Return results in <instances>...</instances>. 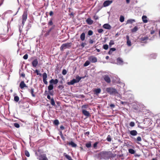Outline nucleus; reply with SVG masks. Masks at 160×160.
Masks as SVG:
<instances>
[{"label": "nucleus", "instance_id": "obj_1", "mask_svg": "<svg viewBox=\"0 0 160 160\" xmlns=\"http://www.w3.org/2000/svg\"><path fill=\"white\" fill-rule=\"evenodd\" d=\"M38 152L39 153V155L38 154V152H35V155L38 157V159L39 160H48L46 157V154H41L44 152V151L42 149L39 148L38 150Z\"/></svg>", "mask_w": 160, "mask_h": 160}, {"label": "nucleus", "instance_id": "obj_2", "mask_svg": "<svg viewBox=\"0 0 160 160\" xmlns=\"http://www.w3.org/2000/svg\"><path fill=\"white\" fill-rule=\"evenodd\" d=\"M106 91L111 95L116 96L118 93L117 90L112 87L106 88Z\"/></svg>", "mask_w": 160, "mask_h": 160}, {"label": "nucleus", "instance_id": "obj_3", "mask_svg": "<svg viewBox=\"0 0 160 160\" xmlns=\"http://www.w3.org/2000/svg\"><path fill=\"white\" fill-rule=\"evenodd\" d=\"M72 45V43L71 42H68L62 44L60 48L61 51H63L64 49L70 48Z\"/></svg>", "mask_w": 160, "mask_h": 160}, {"label": "nucleus", "instance_id": "obj_4", "mask_svg": "<svg viewBox=\"0 0 160 160\" xmlns=\"http://www.w3.org/2000/svg\"><path fill=\"white\" fill-rule=\"evenodd\" d=\"M99 155L101 158L105 159L109 155V152L106 151H103L101 152Z\"/></svg>", "mask_w": 160, "mask_h": 160}, {"label": "nucleus", "instance_id": "obj_5", "mask_svg": "<svg viewBox=\"0 0 160 160\" xmlns=\"http://www.w3.org/2000/svg\"><path fill=\"white\" fill-rule=\"evenodd\" d=\"M28 14L27 12L26 11H24L23 12V14L22 15V25L23 26L25 24V22L26 21L27 18Z\"/></svg>", "mask_w": 160, "mask_h": 160}, {"label": "nucleus", "instance_id": "obj_6", "mask_svg": "<svg viewBox=\"0 0 160 160\" xmlns=\"http://www.w3.org/2000/svg\"><path fill=\"white\" fill-rule=\"evenodd\" d=\"M88 59L92 63H95L97 62V58L93 56H91L89 57Z\"/></svg>", "mask_w": 160, "mask_h": 160}, {"label": "nucleus", "instance_id": "obj_7", "mask_svg": "<svg viewBox=\"0 0 160 160\" xmlns=\"http://www.w3.org/2000/svg\"><path fill=\"white\" fill-rule=\"evenodd\" d=\"M43 81L44 83L45 84H48V82L47 81V75L46 72H44L42 74Z\"/></svg>", "mask_w": 160, "mask_h": 160}, {"label": "nucleus", "instance_id": "obj_8", "mask_svg": "<svg viewBox=\"0 0 160 160\" xmlns=\"http://www.w3.org/2000/svg\"><path fill=\"white\" fill-rule=\"evenodd\" d=\"M103 78L104 80L108 83H110L111 80L110 77L108 75H105L103 76Z\"/></svg>", "mask_w": 160, "mask_h": 160}, {"label": "nucleus", "instance_id": "obj_9", "mask_svg": "<svg viewBox=\"0 0 160 160\" xmlns=\"http://www.w3.org/2000/svg\"><path fill=\"white\" fill-rule=\"evenodd\" d=\"M32 65L33 67H36L38 64V61L37 58L33 60L32 62Z\"/></svg>", "mask_w": 160, "mask_h": 160}, {"label": "nucleus", "instance_id": "obj_10", "mask_svg": "<svg viewBox=\"0 0 160 160\" xmlns=\"http://www.w3.org/2000/svg\"><path fill=\"white\" fill-rule=\"evenodd\" d=\"M19 87L21 89H23L24 88H28V86H26V84L23 81H22L19 85Z\"/></svg>", "mask_w": 160, "mask_h": 160}, {"label": "nucleus", "instance_id": "obj_11", "mask_svg": "<svg viewBox=\"0 0 160 160\" xmlns=\"http://www.w3.org/2000/svg\"><path fill=\"white\" fill-rule=\"evenodd\" d=\"M112 2V1L107 0L105 1L103 3V5L104 7H107L109 6Z\"/></svg>", "mask_w": 160, "mask_h": 160}, {"label": "nucleus", "instance_id": "obj_12", "mask_svg": "<svg viewBox=\"0 0 160 160\" xmlns=\"http://www.w3.org/2000/svg\"><path fill=\"white\" fill-rule=\"evenodd\" d=\"M58 82V79H51L49 83L51 84H57Z\"/></svg>", "mask_w": 160, "mask_h": 160}, {"label": "nucleus", "instance_id": "obj_13", "mask_svg": "<svg viewBox=\"0 0 160 160\" xmlns=\"http://www.w3.org/2000/svg\"><path fill=\"white\" fill-rule=\"evenodd\" d=\"M67 144L71 146L73 148H76L77 146V145L72 141L71 142H68Z\"/></svg>", "mask_w": 160, "mask_h": 160}, {"label": "nucleus", "instance_id": "obj_14", "mask_svg": "<svg viewBox=\"0 0 160 160\" xmlns=\"http://www.w3.org/2000/svg\"><path fill=\"white\" fill-rule=\"evenodd\" d=\"M93 92L95 94L98 95V94L101 93V90L100 88H95L93 90Z\"/></svg>", "mask_w": 160, "mask_h": 160}, {"label": "nucleus", "instance_id": "obj_15", "mask_svg": "<svg viewBox=\"0 0 160 160\" xmlns=\"http://www.w3.org/2000/svg\"><path fill=\"white\" fill-rule=\"evenodd\" d=\"M82 114L88 117L90 116V114L89 112L87 111L86 110H82Z\"/></svg>", "mask_w": 160, "mask_h": 160}, {"label": "nucleus", "instance_id": "obj_16", "mask_svg": "<svg viewBox=\"0 0 160 160\" xmlns=\"http://www.w3.org/2000/svg\"><path fill=\"white\" fill-rule=\"evenodd\" d=\"M127 39V43L128 46H131V42L129 39V37L128 36H126Z\"/></svg>", "mask_w": 160, "mask_h": 160}, {"label": "nucleus", "instance_id": "obj_17", "mask_svg": "<svg viewBox=\"0 0 160 160\" xmlns=\"http://www.w3.org/2000/svg\"><path fill=\"white\" fill-rule=\"evenodd\" d=\"M86 22L89 25H92L93 22V20H92L90 18H88L86 20Z\"/></svg>", "mask_w": 160, "mask_h": 160}, {"label": "nucleus", "instance_id": "obj_18", "mask_svg": "<svg viewBox=\"0 0 160 160\" xmlns=\"http://www.w3.org/2000/svg\"><path fill=\"white\" fill-rule=\"evenodd\" d=\"M117 62L119 64H122L123 61L122 58L119 57L117 59Z\"/></svg>", "mask_w": 160, "mask_h": 160}, {"label": "nucleus", "instance_id": "obj_19", "mask_svg": "<svg viewBox=\"0 0 160 160\" xmlns=\"http://www.w3.org/2000/svg\"><path fill=\"white\" fill-rule=\"evenodd\" d=\"M103 28L105 29H110L111 27L110 25L108 24H105L103 25Z\"/></svg>", "mask_w": 160, "mask_h": 160}, {"label": "nucleus", "instance_id": "obj_20", "mask_svg": "<svg viewBox=\"0 0 160 160\" xmlns=\"http://www.w3.org/2000/svg\"><path fill=\"white\" fill-rule=\"evenodd\" d=\"M77 82V81L76 79H73L70 82H68V85H73L75 83Z\"/></svg>", "mask_w": 160, "mask_h": 160}, {"label": "nucleus", "instance_id": "obj_21", "mask_svg": "<svg viewBox=\"0 0 160 160\" xmlns=\"http://www.w3.org/2000/svg\"><path fill=\"white\" fill-rule=\"evenodd\" d=\"M147 17L145 15H143L142 17V19L144 23H146L148 22V20L147 19Z\"/></svg>", "mask_w": 160, "mask_h": 160}, {"label": "nucleus", "instance_id": "obj_22", "mask_svg": "<svg viewBox=\"0 0 160 160\" xmlns=\"http://www.w3.org/2000/svg\"><path fill=\"white\" fill-rule=\"evenodd\" d=\"M63 155L68 160H72L71 157L70 156L67 155L66 153H64Z\"/></svg>", "mask_w": 160, "mask_h": 160}, {"label": "nucleus", "instance_id": "obj_23", "mask_svg": "<svg viewBox=\"0 0 160 160\" xmlns=\"http://www.w3.org/2000/svg\"><path fill=\"white\" fill-rule=\"evenodd\" d=\"M130 133L132 136H136L137 134V132L135 130H133L130 131Z\"/></svg>", "mask_w": 160, "mask_h": 160}, {"label": "nucleus", "instance_id": "obj_24", "mask_svg": "<svg viewBox=\"0 0 160 160\" xmlns=\"http://www.w3.org/2000/svg\"><path fill=\"white\" fill-rule=\"evenodd\" d=\"M85 33L84 32H83L81 34V35H80V39L82 41H83L85 40Z\"/></svg>", "mask_w": 160, "mask_h": 160}, {"label": "nucleus", "instance_id": "obj_25", "mask_svg": "<svg viewBox=\"0 0 160 160\" xmlns=\"http://www.w3.org/2000/svg\"><path fill=\"white\" fill-rule=\"evenodd\" d=\"M148 37L147 36H146L145 37H142L140 39L141 41L142 42H144V41H146L148 40Z\"/></svg>", "mask_w": 160, "mask_h": 160}, {"label": "nucleus", "instance_id": "obj_26", "mask_svg": "<svg viewBox=\"0 0 160 160\" xmlns=\"http://www.w3.org/2000/svg\"><path fill=\"white\" fill-rule=\"evenodd\" d=\"M28 91L29 92H30L32 94V96L33 97H35V95L34 94V89L33 88H32L31 90L29 89Z\"/></svg>", "mask_w": 160, "mask_h": 160}, {"label": "nucleus", "instance_id": "obj_27", "mask_svg": "<svg viewBox=\"0 0 160 160\" xmlns=\"http://www.w3.org/2000/svg\"><path fill=\"white\" fill-rule=\"evenodd\" d=\"M53 88V85L52 84H50L48 87V89L49 91L52 90Z\"/></svg>", "mask_w": 160, "mask_h": 160}, {"label": "nucleus", "instance_id": "obj_28", "mask_svg": "<svg viewBox=\"0 0 160 160\" xmlns=\"http://www.w3.org/2000/svg\"><path fill=\"white\" fill-rule=\"evenodd\" d=\"M138 30V28L137 26H135L133 28L131 29V32H136Z\"/></svg>", "mask_w": 160, "mask_h": 160}, {"label": "nucleus", "instance_id": "obj_29", "mask_svg": "<svg viewBox=\"0 0 160 160\" xmlns=\"http://www.w3.org/2000/svg\"><path fill=\"white\" fill-rule=\"evenodd\" d=\"M135 21L134 19H130L127 20V23L132 24L133 22H135Z\"/></svg>", "mask_w": 160, "mask_h": 160}, {"label": "nucleus", "instance_id": "obj_30", "mask_svg": "<svg viewBox=\"0 0 160 160\" xmlns=\"http://www.w3.org/2000/svg\"><path fill=\"white\" fill-rule=\"evenodd\" d=\"M128 152L131 154H134L135 153V151L132 149H128Z\"/></svg>", "mask_w": 160, "mask_h": 160}, {"label": "nucleus", "instance_id": "obj_31", "mask_svg": "<svg viewBox=\"0 0 160 160\" xmlns=\"http://www.w3.org/2000/svg\"><path fill=\"white\" fill-rule=\"evenodd\" d=\"M90 64V62L89 61L87 60L86 61L85 63H84L83 66L84 67H86L88 66Z\"/></svg>", "mask_w": 160, "mask_h": 160}, {"label": "nucleus", "instance_id": "obj_32", "mask_svg": "<svg viewBox=\"0 0 160 160\" xmlns=\"http://www.w3.org/2000/svg\"><path fill=\"white\" fill-rule=\"evenodd\" d=\"M119 20L121 22H123L124 21V17L122 16H121Z\"/></svg>", "mask_w": 160, "mask_h": 160}, {"label": "nucleus", "instance_id": "obj_33", "mask_svg": "<svg viewBox=\"0 0 160 160\" xmlns=\"http://www.w3.org/2000/svg\"><path fill=\"white\" fill-rule=\"evenodd\" d=\"M14 99L15 101L18 102L19 101V98L18 96H15L14 97Z\"/></svg>", "mask_w": 160, "mask_h": 160}, {"label": "nucleus", "instance_id": "obj_34", "mask_svg": "<svg viewBox=\"0 0 160 160\" xmlns=\"http://www.w3.org/2000/svg\"><path fill=\"white\" fill-rule=\"evenodd\" d=\"M59 123V122L58 119L55 120L53 122V124L56 125H58Z\"/></svg>", "mask_w": 160, "mask_h": 160}, {"label": "nucleus", "instance_id": "obj_35", "mask_svg": "<svg viewBox=\"0 0 160 160\" xmlns=\"http://www.w3.org/2000/svg\"><path fill=\"white\" fill-rule=\"evenodd\" d=\"M51 104L53 106H55V105L54 99L53 98L51 99Z\"/></svg>", "mask_w": 160, "mask_h": 160}, {"label": "nucleus", "instance_id": "obj_36", "mask_svg": "<svg viewBox=\"0 0 160 160\" xmlns=\"http://www.w3.org/2000/svg\"><path fill=\"white\" fill-rule=\"evenodd\" d=\"M114 44V41L113 40H111L109 43V45L110 47H111Z\"/></svg>", "mask_w": 160, "mask_h": 160}, {"label": "nucleus", "instance_id": "obj_37", "mask_svg": "<svg viewBox=\"0 0 160 160\" xmlns=\"http://www.w3.org/2000/svg\"><path fill=\"white\" fill-rule=\"evenodd\" d=\"M25 155L27 157L30 156V154L29 152L27 150H25Z\"/></svg>", "mask_w": 160, "mask_h": 160}, {"label": "nucleus", "instance_id": "obj_38", "mask_svg": "<svg viewBox=\"0 0 160 160\" xmlns=\"http://www.w3.org/2000/svg\"><path fill=\"white\" fill-rule=\"evenodd\" d=\"M14 126L15 127L17 128H19L20 127L19 124L17 123H14Z\"/></svg>", "mask_w": 160, "mask_h": 160}, {"label": "nucleus", "instance_id": "obj_39", "mask_svg": "<svg viewBox=\"0 0 160 160\" xmlns=\"http://www.w3.org/2000/svg\"><path fill=\"white\" fill-rule=\"evenodd\" d=\"M103 48L105 50H107L108 48V46L107 44H105L103 45Z\"/></svg>", "mask_w": 160, "mask_h": 160}, {"label": "nucleus", "instance_id": "obj_40", "mask_svg": "<svg viewBox=\"0 0 160 160\" xmlns=\"http://www.w3.org/2000/svg\"><path fill=\"white\" fill-rule=\"evenodd\" d=\"M58 88L60 90H62L64 88V87L62 85H59L58 87Z\"/></svg>", "mask_w": 160, "mask_h": 160}, {"label": "nucleus", "instance_id": "obj_41", "mask_svg": "<svg viewBox=\"0 0 160 160\" xmlns=\"http://www.w3.org/2000/svg\"><path fill=\"white\" fill-rule=\"evenodd\" d=\"M52 19H51L50 20L48 24V25L51 26L53 25Z\"/></svg>", "mask_w": 160, "mask_h": 160}, {"label": "nucleus", "instance_id": "obj_42", "mask_svg": "<svg viewBox=\"0 0 160 160\" xmlns=\"http://www.w3.org/2000/svg\"><path fill=\"white\" fill-rule=\"evenodd\" d=\"M86 147L88 148H89L91 147V144L90 142L87 143L86 144Z\"/></svg>", "mask_w": 160, "mask_h": 160}, {"label": "nucleus", "instance_id": "obj_43", "mask_svg": "<svg viewBox=\"0 0 160 160\" xmlns=\"http://www.w3.org/2000/svg\"><path fill=\"white\" fill-rule=\"evenodd\" d=\"M107 140L108 142L111 141V137H110V135H108V136L107 138Z\"/></svg>", "mask_w": 160, "mask_h": 160}, {"label": "nucleus", "instance_id": "obj_44", "mask_svg": "<svg viewBox=\"0 0 160 160\" xmlns=\"http://www.w3.org/2000/svg\"><path fill=\"white\" fill-rule=\"evenodd\" d=\"M93 33V32L91 30H89L88 32V34L89 36L92 35Z\"/></svg>", "mask_w": 160, "mask_h": 160}, {"label": "nucleus", "instance_id": "obj_45", "mask_svg": "<svg viewBox=\"0 0 160 160\" xmlns=\"http://www.w3.org/2000/svg\"><path fill=\"white\" fill-rule=\"evenodd\" d=\"M129 125L131 127H133L135 126V123L133 122H131L130 123Z\"/></svg>", "mask_w": 160, "mask_h": 160}, {"label": "nucleus", "instance_id": "obj_46", "mask_svg": "<svg viewBox=\"0 0 160 160\" xmlns=\"http://www.w3.org/2000/svg\"><path fill=\"white\" fill-rule=\"evenodd\" d=\"M28 55L27 54H25L23 56V58L24 59H27L28 58Z\"/></svg>", "mask_w": 160, "mask_h": 160}, {"label": "nucleus", "instance_id": "obj_47", "mask_svg": "<svg viewBox=\"0 0 160 160\" xmlns=\"http://www.w3.org/2000/svg\"><path fill=\"white\" fill-rule=\"evenodd\" d=\"M67 71L65 69H63L62 71V74L63 75H65L66 74Z\"/></svg>", "mask_w": 160, "mask_h": 160}, {"label": "nucleus", "instance_id": "obj_48", "mask_svg": "<svg viewBox=\"0 0 160 160\" xmlns=\"http://www.w3.org/2000/svg\"><path fill=\"white\" fill-rule=\"evenodd\" d=\"M60 136H61V138L63 140H65V138L63 137V134L62 132H60Z\"/></svg>", "mask_w": 160, "mask_h": 160}, {"label": "nucleus", "instance_id": "obj_49", "mask_svg": "<svg viewBox=\"0 0 160 160\" xmlns=\"http://www.w3.org/2000/svg\"><path fill=\"white\" fill-rule=\"evenodd\" d=\"M98 142H97L94 143L93 146L94 148H96L97 147V144H98Z\"/></svg>", "mask_w": 160, "mask_h": 160}, {"label": "nucleus", "instance_id": "obj_50", "mask_svg": "<svg viewBox=\"0 0 160 160\" xmlns=\"http://www.w3.org/2000/svg\"><path fill=\"white\" fill-rule=\"evenodd\" d=\"M35 72L37 73V75H39L40 76L41 75V74L39 73V71L37 69H36L35 71Z\"/></svg>", "mask_w": 160, "mask_h": 160}, {"label": "nucleus", "instance_id": "obj_51", "mask_svg": "<svg viewBox=\"0 0 160 160\" xmlns=\"http://www.w3.org/2000/svg\"><path fill=\"white\" fill-rule=\"evenodd\" d=\"M81 77L79 76L76 78L77 80H76L77 81V82H78L79 81L81 80Z\"/></svg>", "mask_w": 160, "mask_h": 160}, {"label": "nucleus", "instance_id": "obj_52", "mask_svg": "<svg viewBox=\"0 0 160 160\" xmlns=\"http://www.w3.org/2000/svg\"><path fill=\"white\" fill-rule=\"evenodd\" d=\"M137 140L138 141H141L142 140L140 136L138 137L137 138Z\"/></svg>", "mask_w": 160, "mask_h": 160}, {"label": "nucleus", "instance_id": "obj_53", "mask_svg": "<svg viewBox=\"0 0 160 160\" xmlns=\"http://www.w3.org/2000/svg\"><path fill=\"white\" fill-rule=\"evenodd\" d=\"M93 18L94 19H95L96 20L98 19L99 18L98 17V16H96V15L93 16Z\"/></svg>", "mask_w": 160, "mask_h": 160}, {"label": "nucleus", "instance_id": "obj_54", "mask_svg": "<svg viewBox=\"0 0 160 160\" xmlns=\"http://www.w3.org/2000/svg\"><path fill=\"white\" fill-rule=\"evenodd\" d=\"M98 31L99 33H102L103 31V30L102 29L100 28L98 30Z\"/></svg>", "mask_w": 160, "mask_h": 160}, {"label": "nucleus", "instance_id": "obj_55", "mask_svg": "<svg viewBox=\"0 0 160 160\" xmlns=\"http://www.w3.org/2000/svg\"><path fill=\"white\" fill-rule=\"evenodd\" d=\"M86 45V43H85L82 42L81 44V46L83 48L85 47V46Z\"/></svg>", "mask_w": 160, "mask_h": 160}, {"label": "nucleus", "instance_id": "obj_56", "mask_svg": "<svg viewBox=\"0 0 160 160\" xmlns=\"http://www.w3.org/2000/svg\"><path fill=\"white\" fill-rule=\"evenodd\" d=\"M88 105H84L82 106V108H88Z\"/></svg>", "mask_w": 160, "mask_h": 160}, {"label": "nucleus", "instance_id": "obj_57", "mask_svg": "<svg viewBox=\"0 0 160 160\" xmlns=\"http://www.w3.org/2000/svg\"><path fill=\"white\" fill-rule=\"evenodd\" d=\"M49 94L51 95L52 96L53 95V91H50L49 92Z\"/></svg>", "mask_w": 160, "mask_h": 160}, {"label": "nucleus", "instance_id": "obj_58", "mask_svg": "<svg viewBox=\"0 0 160 160\" xmlns=\"http://www.w3.org/2000/svg\"><path fill=\"white\" fill-rule=\"evenodd\" d=\"M110 50L113 52V51H115L116 50V49L115 48H111L110 49Z\"/></svg>", "mask_w": 160, "mask_h": 160}, {"label": "nucleus", "instance_id": "obj_59", "mask_svg": "<svg viewBox=\"0 0 160 160\" xmlns=\"http://www.w3.org/2000/svg\"><path fill=\"white\" fill-rule=\"evenodd\" d=\"M110 107L111 108H114L115 107V105L112 104H111L110 105Z\"/></svg>", "mask_w": 160, "mask_h": 160}, {"label": "nucleus", "instance_id": "obj_60", "mask_svg": "<svg viewBox=\"0 0 160 160\" xmlns=\"http://www.w3.org/2000/svg\"><path fill=\"white\" fill-rule=\"evenodd\" d=\"M60 128L62 130H63L65 129L63 125L61 126Z\"/></svg>", "mask_w": 160, "mask_h": 160}, {"label": "nucleus", "instance_id": "obj_61", "mask_svg": "<svg viewBox=\"0 0 160 160\" xmlns=\"http://www.w3.org/2000/svg\"><path fill=\"white\" fill-rule=\"evenodd\" d=\"M89 134H90V132H89L88 131V132H86L84 134H85V135H87L88 136L89 135Z\"/></svg>", "mask_w": 160, "mask_h": 160}, {"label": "nucleus", "instance_id": "obj_62", "mask_svg": "<svg viewBox=\"0 0 160 160\" xmlns=\"http://www.w3.org/2000/svg\"><path fill=\"white\" fill-rule=\"evenodd\" d=\"M53 14V12L52 11H50L49 12V15L50 16H52Z\"/></svg>", "mask_w": 160, "mask_h": 160}, {"label": "nucleus", "instance_id": "obj_63", "mask_svg": "<svg viewBox=\"0 0 160 160\" xmlns=\"http://www.w3.org/2000/svg\"><path fill=\"white\" fill-rule=\"evenodd\" d=\"M94 41H93V40L92 39H90V40H89V43L90 44H92V43H93Z\"/></svg>", "mask_w": 160, "mask_h": 160}, {"label": "nucleus", "instance_id": "obj_64", "mask_svg": "<svg viewBox=\"0 0 160 160\" xmlns=\"http://www.w3.org/2000/svg\"><path fill=\"white\" fill-rule=\"evenodd\" d=\"M21 76L23 78H25V74L24 73H22L21 74Z\"/></svg>", "mask_w": 160, "mask_h": 160}]
</instances>
